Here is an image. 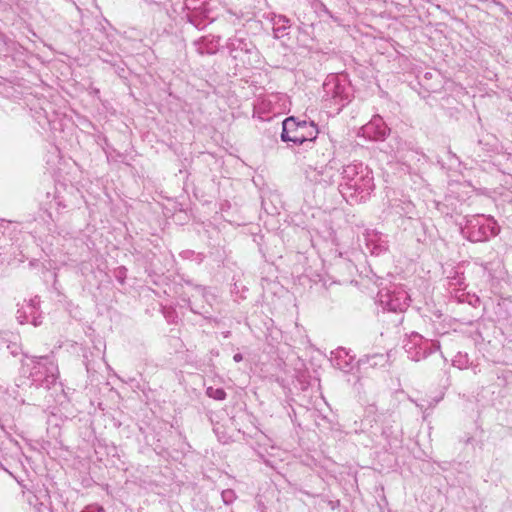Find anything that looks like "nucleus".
<instances>
[{"label":"nucleus","mask_w":512,"mask_h":512,"mask_svg":"<svg viewBox=\"0 0 512 512\" xmlns=\"http://www.w3.org/2000/svg\"><path fill=\"white\" fill-rule=\"evenodd\" d=\"M457 362H458V361H457L456 359H455V360H453V364H454L455 366L457 365L459 369H462V368H463V367H462V365H461V364H457Z\"/></svg>","instance_id":"19"},{"label":"nucleus","mask_w":512,"mask_h":512,"mask_svg":"<svg viewBox=\"0 0 512 512\" xmlns=\"http://www.w3.org/2000/svg\"><path fill=\"white\" fill-rule=\"evenodd\" d=\"M387 250V245L385 242L379 244V245H375L372 249H371V253L373 254H379L380 252L382 251H385Z\"/></svg>","instance_id":"14"},{"label":"nucleus","mask_w":512,"mask_h":512,"mask_svg":"<svg viewBox=\"0 0 512 512\" xmlns=\"http://www.w3.org/2000/svg\"><path fill=\"white\" fill-rule=\"evenodd\" d=\"M340 192L343 196H359L365 200L373 191L374 177L372 171L363 163H352L343 168Z\"/></svg>","instance_id":"1"},{"label":"nucleus","mask_w":512,"mask_h":512,"mask_svg":"<svg viewBox=\"0 0 512 512\" xmlns=\"http://www.w3.org/2000/svg\"><path fill=\"white\" fill-rule=\"evenodd\" d=\"M378 237L377 233L368 234L367 245H371L374 242V238Z\"/></svg>","instance_id":"16"},{"label":"nucleus","mask_w":512,"mask_h":512,"mask_svg":"<svg viewBox=\"0 0 512 512\" xmlns=\"http://www.w3.org/2000/svg\"><path fill=\"white\" fill-rule=\"evenodd\" d=\"M387 133L388 128L380 116H374L360 129V134L369 140H383Z\"/></svg>","instance_id":"7"},{"label":"nucleus","mask_w":512,"mask_h":512,"mask_svg":"<svg viewBox=\"0 0 512 512\" xmlns=\"http://www.w3.org/2000/svg\"><path fill=\"white\" fill-rule=\"evenodd\" d=\"M233 359H234V361H235V362H240V361H242L243 356H242V354H240V353H236V354L234 355Z\"/></svg>","instance_id":"17"},{"label":"nucleus","mask_w":512,"mask_h":512,"mask_svg":"<svg viewBox=\"0 0 512 512\" xmlns=\"http://www.w3.org/2000/svg\"><path fill=\"white\" fill-rule=\"evenodd\" d=\"M332 355V361L337 368L343 371H348L351 368L354 357L349 355L346 349L338 348L335 352H332Z\"/></svg>","instance_id":"9"},{"label":"nucleus","mask_w":512,"mask_h":512,"mask_svg":"<svg viewBox=\"0 0 512 512\" xmlns=\"http://www.w3.org/2000/svg\"><path fill=\"white\" fill-rule=\"evenodd\" d=\"M318 135V128L313 122L300 121L295 117H288L283 121L281 139L295 144L314 141Z\"/></svg>","instance_id":"2"},{"label":"nucleus","mask_w":512,"mask_h":512,"mask_svg":"<svg viewBox=\"0 0 512 512\" xmlns=\"http://www.w3.org/2000/svg\"><path fill=\"white\" fill-rule=\"evenodd\" d=\"M241 45L246 46V43H244L240 38L235 37V38L230 39L228 47L230 48L231 51H234V50L240 48Z\"/></svg>","instance_id":"13"},{"label":"nucleus","mask_w":512,"mask_h":512,"mask_svg":"<svg viewBox=\"0 0 512 512\" xmlns=\"http://www.w3.org/2000/svg\"><path fill=\"white\" fill-rule=\"evenodd\" d=\"M82 512H104V510L100 506L90 505L87 506Z\"/></svg>","instance_id":"15"},{"label":"nucleus","mask_w":512,"mask_h":512,"mask_svg":"<svg viewBox=\"0 0 512 512\" xmlns=\"http://www.w3.org/2000/svg\"><path fill=\"white\" fill-rule=\"evenodd\" d=\"M367 362L370 363L371 366H377L383 365L386 359L383 354H375L373 356H367Z\"/></svg>","instance_id":"11"},{"label":"nucleus","mask_w":512,"mask_h":512,"mask_svg":"<svg viewBox=\"0 0 512 512\" xmlns=\"http://www.w3.org/2000/svg\"><path fill=\"white\" fill-rule=\"evenodd\" d=\"M30 304H31V307H32V308H35V307H36V305L38 304V300L33 299V300H31V301H30Z\"/></svg>","instance_id":"18"},{"label":"nucleus","mask_w":512,"mask_h":512,"mask_svg":"<svg viewBox=\"0 0 512 512\" xmlns=\"http://www.w3.org/2000/svg\"><path fill=\"white\" fill-rule=\"evenodd\" d=\"M499 227L489 216L473 215L466 220L462 233L472 242H483L497 235Z\"/></svg>","instance_id":"3"},{"label":"nucleus","mask_w":512,"mask_h":512,"mask_svg":"<svg viewBox=\"0 0 512 512\" xmlns=\"http://www.w3.org/2000/svg\"><path fill=\"white\" fill-rule=\"evenodd\" d=\"M412 342L415 345H418V343L421 342V344L419 345V349L416 350L415 354H413L411 352V349H412L411 347L407 349L409 357L414 361H420L421 359L427 357V355L432 353V347L434 349H439L438 344H435L433 342H428V341L422 342V336H420L418 334L413 335Z\"/></svg>","instance_id":"8"},{"label":"nucleus","mask_w":512,"mask_h":512,"mask_svg":"<svg viewBox=\"0 0 512 512\" xmlns=\"http://www.w3.org/2000/svg\"><path fill=\"white\" fill-rule=\"evenodd\" d=\"M379 301L388 311L403 312L409 306L410 297L404 289L396 288L393 291H381Z\"/></svg>","instance_id":"6"},{"label":"nucleus","mask_w":512,"mask_h":512,"mask_svg":"<svg viewBox=\"0 0 512 512\" xmlns=\"http://www.w3.org/2000/svg\"><path fill=\"white\" fill-rule=\"evenodd\" d=\"M323 91L326 100H333L337 104L348 100L350 96V87L346 80L333 74L323 83Z\"/></svg>","instance_id":"5"},{"label":"nucleus","mask_w":512,"mask_h":512,"mask_svg":"<svg viewBox=\"0 0 512 512\" xmlns=\"http://www.w3.org/2000/svg\"><path fill=\"white\" fill-rule=\"evenodd\" d=\"M30 373L33 381L39 385L50 388L56 383L58 377L57 366L48 357H39Z\"/></svg>","instance_id":"4"},{"label":"nucleus","mask_w":512,"mask_h":512,"mask_svg":"<svg viewBox=\"0 0 512 512\" xmlns=\"http://www.w3.org/2000/svg\"><path fill=\"white\" fill-rule=\"evenodd\" d=\"M221 496L225 504H230L235 499V493L233 490L230 489L224 490Z\"/></svg>","instance_id":"12"},{"label":"nucleus","mask_w":512,"mask_h":512,"mask_svg":"<svg viewBox=\"0 0 512 512\" xmlns=\"http://www.w3.org/2000/svg\"><path fill=\"white\" fill-rule=\"evenodd\" d=\"M206 394L208 397L213 398L215 400H224L226 398V392L222 388L208 387L206 390Z\"/></svg>","instance_id":"10"},{"label":"nucleus","mask_w":512,"mask_h":512,"mask_svg":"<svg viewBox=\"0 0 512 512\" xmlns=\"http://www.w3.org/2000/svg\"><path fill=\"white\" fill-rule=\"evenodd\" d=\"M40 323H41V322H38V321H37V319H36L35 317L33 318V324H34V326H37V325H39Z\"/></svg>","instance_id":"20"}]
</instances>
